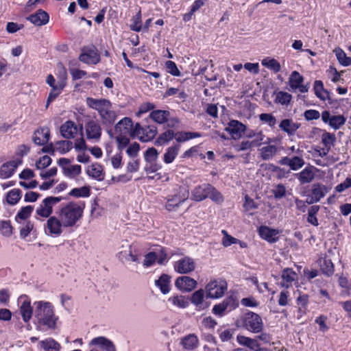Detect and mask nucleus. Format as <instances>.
<instances>
[{"label": "nucleus", "mask_w": 351, "mask_h": 351, "mask_svg": "<svg viewBox=\"0 0 351 351\" xmlns=\"http://www.w3.org/2000/svg\"><path fill=\"white\" fill-rule=\"evenodd\" d=\"M34 316L36 329L40 332L55 330L58 317L55 313L53 304L47 301H36L34 303Z\"/></svg>", "instance_id": "1"}, {"label": "nucleus", "mask_w": 351, "mask_h": 351, "mask_svg": "<svg viewBox=\"0 0 351 351\" xmlns=\"http://www.w3.org/2000/svg\"><path fill=\"white\" fill-rule=\"evenodd\" d=\"M86 103L89 108L98 112L104 126L110 127L117 120V113L112 109V103L108 99L87 97Z\"/></svg>", "instance_id": "2"}, {"label": "nucleus", "mask_w": 351, "mask_h": 351, "mask_svg": "<svg viewBox=\"0 0 351 351\" xmlns=\"http://www.w3.org/2000/svg\"><path fill=\"white\" fill-rule=\"evenodd\" d=\"M84 209V204L71 202L60 207L58 216L62 221L64 227H73L82 217Z\"/></svg>", "instance_id": "3"}, {"label": "nucleus", "mask_w": 351, "mask_h": 351, "mask_svg": "<svg viewBox=\"0 0 351 351\" xmlns=\"http://www.w3.org/2000/svg\"><path fill=\"white\" fill-rule=\"evenodd\" d=\"M227 290L226 281L221 278L210 280L205 287L206 296L210 299L222 298Z\"/></svg>", "instance_id": "4"}, {"label": "nucleus", "mask_w": 351, "mask_h": 351, "mask_svg": "<svg viewBox=\"0 0 351 351\" xmlns=\"http://www.w3.org/2000/svg\"><path fill=\"white\" fill-rule=\"evenodd\" d=\"M242 326L247 330L258 333L263 328V322L261 317L253 312H247L241 319Z\"/></svg>", "instance_id": "5"}, {"label": "nucleus", "mask_w": 351, "mask_h": 351, "mask_svg": "<svg viewBox=\"0 0 351 351\" xmlns=\"http://www.w3.org/2000/svg\"><path fill=\"white\" fill-rule=\"evenodd\" d=\"M61 197H47L45 198L36 210V216L49 218L51 217L53 207L62 200Z\"/></svg>", "instance_id": "6"}, {"label": "nucleus", "mask_w": 351, "mask_h": 351, "mask_svg": "<svg viewBox=\"0 0 351 351\" xmlns=\"http://www.w3.org/2000/svg\"><path fill=\"white\" fill-rule=\"evenodd\" d=\"M64 228L65 227L61 219L56 216L49 217L44 226L45 233L53 237L60 236Z\"/></svg>", "instance_id": "7"}, {"label": "nucleus", "mask_w": 351, "mask_h": 351, "mask_svg": "<svg viewBox=\"0 0 351 351\" xmlns=\"http://www.w3.org/2000/svg\"><path fill=\"white\" fill-rule=\"evenodd\" d=\"M134 138H138L142 142H148L156 136L157 130L155 126L142 127L140 123H136L134 125Z\"/></svg>", "instance_id": "8"}, {"label": "nucleus", "mask_w": 351, "mask_h": 351, "mask_svg": "<svg viewBox=\"0 0 351 351\" xmlns=\"http://www.w3.org/2000/svg\"><path fill=\"white\" fill-rule=\"evenodd\" d=\"M85 132L88 140L98 142L101 136V127L100 123L95 120H88L85 124Z\"/></svg>", "instance_id": "9"}, {"label": "nucleus", "mask_w": 351, "mask_h": 351, "mask_svg": "<svg viewBox=\"0 0 351 351\" xmlns=\"http://www.w3.org/2000/svg\"><path fill=\"white\" fill-rule=\"evenodd\" d=\"M79 60L87 64H97L100 62V55L97 49L91 46L82 49Z\"/></svg>", "instance_id": "10"}, {"label": "nucleus", "mask_w": 351, "mask_h": 351, "mask_svg": "<svg viewBox=\"0 0 351 351\" xmlns=\"http://www.w3.org/2000/svg\"><path fill=\"white\" fill-rule=\"evenodd\" d=\"M116 135H125L134 138V126L132 119L129 117H124L121 119L114 127Z\"/></svg>", "instance_id": "11"}, {"label": "nucleus", "mask_w": 351, "mask_h": 351, "mask_svg": "<svg viewBox=\"0 0 351 351\" xmlns=\"http://www.w3.org/2000/svg\"><path fill=\"white\" fill-rule=\"evenodd\" d=\"M238 306L237 300L230 296L225 298L222 302L214 305L212 312L214 315L222 317L226 311H232Z\"/></svg>", "instance_id": "12"}, {"label": "nucleus", "mask_w": 351, "mask_h": 351, "mask_svg": "<svg viewBox=\"0 0 351 351\" xmlns=\"http://www.w3.org/2000/svg\"><path fill=\"white\" fill-rule=\"evenodd\" d=\"M20 305L19 311L25 323H28L32 317L34 307L31 306V302L26 295H21L18 300Z\"/></svg>", "instance_id": "13"}, {"label": "nucleus", "mask_w": 351, "mask_h": 351, "mask_svg": "<svg viewBox=\"0 0 351 351\" xmlns=\"http://www.w3.org/2000/svg\"><path fill=\"white\" fill-rule=\"evenodd\" d=\"M304 77L299 72L294 71L289 77V84L293 90H298L299 92L304 93L309 89V84H303Z\"/></svg>", "instance_id": "14"}, {"label": "nucleus", "mask_w": 351, "mask_h": 351, "mask_svg": "<svg viewBox=\"0 0 351 351\" xmlns=\"http://www.w3.org/2000/svg\"><path fill=\"white\" fill-rule=\"evenodd\" d=\"M322 120L324 123H328L330 128L337 130L343 125L346 121V118L343 115H330L328 110H324L321 114Z\"/></svg>", "instance_id": "15"}, {"label": "nucleus", "mask_w": 351, "mask_h": 351, "mask_svg": "<svg viewBox=\"0 0 351 351\" xmlns=\"http://www.w3.org/2000/svg\"><path fill=\"white\" fill-rule=\"evenodd\" d=\"M278 163L281 165L287 166L291 170L295 171L304 166L305 161L303 155H295L292 157H282Z\"/></svg>", "instance_id": "16"}, {"label": "nucleus", "mask_w": 351, "mask_h": 351, "mask_svg": "<svg viewBox=\"0 0 351 351\" xmlns=\"http://www.w3.org/2000/svg\"><path fill=\"white\" fill-rule=\"evenodd\" d=\"M225 130L228 132L234 140L239 139L246 130V125L237 120L228 122Z\"/></svg>", "instance_id": "17"}, {"label": "nucleus", "mask_w": 351, "mask_h": 351, "mask_svg": "<svg viewBox=\"0 0 351 351\" xmlns=\"http://www.w3.org/2000/svg\"><path fill=\"white\" fill-rule=\"evenodd\" d=\"M318 169L313 166L308 165L300 172L295 173V178L298 179L300 184L311 183L315 178V173Z\"/></svg>", "instance_id": "18"}, {"label": "nucleus", "mask_w": 351, "mask_h": 351, "mask_svg": "<svg viewBox=\"0 0 351 351\" xmlns=\"http://www.w3.org/2000/svg\"><path fill=\"white\" fill-rule=\"evenodd\" d=\"M194 260L189 256H184L174 263V269L179 274H188L195 269Z\"/></svg>", "instance_id": "19"}, {"label": "nucleus", "mask_w": 351, "mask_h": 351, "mask_svg": "<svg viewBox=\"0 0 351 351\" xmlns=\"http://www.w3.org/2000/svg\"><path fill=\"white\" fill-rule=\"evenodd\" d=\"M22 164L21 158H16L1 165L0 168V177L2 179L10 178L15 172L16 168Z\"/></svg>", "instance_id": "20"}, {"label": "nucleus", "mask_w": 351, "mask_h": 351, "mask_svg": "<svg viewBox=\"0 0 351 351\" xmlns=\"http://www.w3.org/2000/svg\"><path fill=\"white\" fill-rule=\"evenodd\" d=\"M210 190H213V186L210 184L198 185L192 191V199L196 202L202 201L208 197Z\"/></svg>", "instance_id": "21"}, {"label": "nucleus", "mask_w": 351, "mask_h": 351, "mask_svg": "<svg viewBox=\"0 0 351 351\" xmlns=\"http://www.w3.org/2000/svg\"><path fill=\"white\" fill-rule=\"evenodd\" d=\"M175 285L180 290L189 292L196 287L197 282L189 276H184L176 279Z\"/></svg>", "instance_id": "22"}, {"label": "nucleus", "mask_w": 351, "mask_h": 351, "mask_svg": "<svg viewBox=\"0 0 351 351\" xmlns=\"http://www.w3.org/2000/svg\"><path fill=\"white\" fill-rule=\"evenodd\" d=\"M258 234L263 239L274 243L278 240L279 230L262 226L258 229Z\"/></svg>", "instance_id": "23"}, {"label": "nucleus", "mask_w": 351, "mask_h": 351, "mask_svg": "<svg viewBox=\"0 0 351 351\" xmlns=\"http://www.w3.org/2000/svg\"><path fill=\"white\" fill-rule=\"evenodd\" d=\"M281 278L280 286L288 289L292 287L293 282L298 281V274L293 269L285 268L282 271Z\"/></svg>", "instance_id": "24"}, {"label": "nucleus", "mask_w": 351, "mask_h": 351, "mask_svg": "<svg viewBox=\"0 0 351 351\" xmlns=\"http://www.w3.org/2000/svg\"><path fill=\"white\" fill-rule=\"evenodd\" d=\"M89 345L98 346L104 351H116V348L113 342L103 336L93 338L90 341Z\"/></svg>", "instance_id": "25"}, {"label": "nucleus", "mask_w": 351, "mask_h": 351, "mask_svg": "<svg viewBox=\"0 0 351 351\" xmlns=\"http://www.w3.org/2000/svg\"><path fill=\"white\" fill-rule=\"evenodd\" d=\"M266 145L260 149L261 157L264 160L272 159L282 149L280 146L275 144Z\"/></svg>", "instance_id": "26"}, {"label": "nucleus", "mask_w": 351, "mask_h": 351, "mask_svg": "<svg viewBox=\"0 0 351 351\" xmlns=\"http://www.w3.org/2000/svg\"><path fill=\"white\" fill-rule=\"evenodd\" d=\"M60 131L64 138H73L77 133V127L73 121H66L60 126Z\"/></svg>", "instance_id": "27"}, {"label": "nucleus", "mask_w": 351, "mask_h": 351, "mask_svg": "<svg viewBox=\"0 0 351 351\" xmlns=\"http://www.w3.org/2000/svg\"><path fill=\"white\" fill-rule=\"evenodd\" d=\"M27 19L36 26H41L49 22V16L45 11L39 10L28 16Z\"/></svg>", "instance_id": "28"}, {"label": "nucleus", "mask_w": 351, "mask_h": 351, "mask_svg": "<svg viewBox=\"0 0 351 351\" xmlns=\"http://www.w3.org/2000/svg\"><path fill=\"white\" fill-rule=\"evenodd\" d=\"M300 125V123L294 122L291 119H285L280 123L279 128L282 131L286 132L288 136H292L295 134Z\"/></svg>", "instance_id": "29"}, {"label": "nucleus", "mask_w": 351, "mask_h": 351, "mask_svg": "<svg viewBox=\"0 0 351 351\" xmlns=\"http://www.w3.org/2000/svg\"><path fill=\"white\" fill-rule=\"evenodd\" d=\"M50 137V131L48 128H41L35 131L33 136V141L38 145H45L48 142Z\"/></svg>", "instance_id": "30"}, {"label": "nucleus", "mask_w": 351, "mask_h": 351, "mask_svg": "<svg viewBox=\"0 0 351 351\" xmlns=\"http://www.w3.org/2000/svg\"><path fill=\"white\" fill-rule=\"evenodd\" d=\"M189 190L184 186H178L175 193L168 199L177 203L179 206L189 198Z\"/></svg>", "instance_id": "31"}, {"label": "nucleus", "mask_w": 351, "mask_h": 351, "mask_svg": "<svg viewBox=\"0 0 351 351\" xmlns=\"http://www.w3.org/2000/svg\"><path fill=\"white\" fill-rule=\"evenodd\" d=\"M170 116L171 113L169 111L163 110H155L149 114V117L159 124L167 122Z\"/></svg>", "instance_id": "32"}, {"label": "nucleus", "mask_w": 351, "mask_h": 351, "mask_svg": "<svg viewBox=\"0 0 351 351\" xmlns=\"http://www.w3.org/2000/svg\"><path fill=\"white\" fill-rule=\"evenodd\" d=\"M180 151L179 145H173L169 147L163 155V162L165 164L172 163L178 155Z\"/></svg>", "instance_id": "33"}, {"label": "nucleus", "mask_w": 351, "mask_h": 351, "mask_svg": "<svg viewBox=\"0 0 351 351\" xmlns=\"http://www.w3.org/2000/svg\"><path fill=\"white\" fill-rule=\"evenodd\" d=\"M86 173L89 176L99 181H101L104 179L102 167L97 163L93 164L91 166L88 167Z\"/></svg>", "instance_id": "34"}, {"label": "nucleus", "mask_w": 351, "mask_h": 351, "mask_svg": "<svg viewBox=\"0 0 351 351\" xmlns=\"http://www.w3.org/2000/svg\"><path fill=\"white\" fill-rule=\"evenodd\" d=\"M39 345L45 351H60V344L52 338H47L40 341Z\"/></svg>", "instance_id": "35"}, {"label": "nucleus", "mask_w": 351, "mask_h": 351, "mask_svg": "<svg viewBox=\"0 0 351 351\" xmlns=\"http://www.w3.org/2000/svg\"><path fill=\"white\" fill-rule=\"evenodd\" d=\"M319 265L322 273L327 276H331L334 273V265L330 259L321 258L319 260Z\"/></svg>", "instance_id": "36"}, {"label": "nucleus", "mask_w": 351, "mask_h": 351, "mask_svg": "<svg viewBox=\"0 0 351 351\" xmlns=\"http://www.w3.org/2000/svg\"><path fill=\"white\" fill-rule=\"evenodd\" d=\"M313 89L315 95L320 99L325 101L329 98V93L324 88V84L321 80H316L314 83Z\"/></svg>", "instance_id": "37"}, {"label": "nucleus", "mask_w": 351, "mask_h": 351, "mask_svg": "<svg viewBox=\"0 0 351 351\" xmlns=\"http://www.w3.org/2000/svg\"><path fill=\"white\" fill-rule=\"evenodd\" d=\"M181 343L186 350H193L197 347L198 338L195 335H189L182 338Z\"/></svg>", "instance_id": "38"}, {"label": "nucleus", "mask_w": 351, "mask_h": 351, "mask_svg": "<svg viewBox=\"0 0 351 351\" xmlns=\"http://www.w3.org/2000/svg\"><path fill=\"white\" fill-rule=\"evenodd\" d=\"M276 141L275 138L266 137L262 131H258L254 139L252 141L254 147H258L261 145L270 144Z\"/></svg>", "instance_id": "39"}, {"label": "nucleus", "mask_w": 351, "mask_h": 351, "mask_svg": "<svg viewBox=\"0 0 351 351\" xmlns=\"http://www.w3.org/2000/svg\"><path fill=\"white\" fill-rule=\"evenodd\" d=\"M169 283L170 278L167 274H162L158 280L155 281L156 285L160 288L163 294H167L169 292Z\"/></svg>", "instance_id": "40"}, {"label": "nucleus", "mask_w": 351, "mask_h": 351, "mask_svg": "<svg viewBox=\"0 0 351 351\" xmlns=\"http://www.w3.org/2000/svg\"><path fill=\"white\" fill-rule=\"evenodd\" d=\"M204 293H206L203 289H199L195 291L191 298V302L193 304H194L199 309H203L204 307Z\"/></svg>", "instance_id": "41"}, {"label": "nucleus", "mask_w": 351, "mask_h": 351, "mask_svg": "<svg viewBox=\"0 0 351 351\" xmlns=\"http://www.w3.org/2000/svg\"><path fill=\"white\" fill-rule=\"evenodd\" d=\"M202 134L199 132H179L176 133L175 138L177 142L182 143L192 138L202 137Z\"/></svg>", "instance_id": "42"}, {"label": "nucleus", "mask_w": 351, "mask_h": 351, "mask_svg": "<svg viewBox=\"0 0 351 351\" xmlns=\"http://www.w3.org/2000/svg\"><path fill=\"white\" fill-rule=\"evenodd\" d=\"M65 86L66 80L64 78H63L59 81V85L56 88L51 89L47 101V107L51 101H53L57 97L60 95Z\"/></svg>", "instance_id": "43"}, {"label": "nucleus", "mask_w": 351, "mask_h": 351, "mask_svg": "<svg viewBox=\"0 0 351 351\" xmlns=\"http://www.w3.org/2000/svg\"><path fill=\"white\" fill-rule=\"evenodd\" d=\"M275 94L276 97L274 99V103L280 104L282 106H288L292 99L291 95L287 92L279 91Z\"/></svg>", "instance_id": "44"}, {"label": "nucleus", "mask_w": 351, "mask_h": 351, "mask_svg": "<svg viewBox=\"0 0 351 351\" xmlns=\"http://www.w3.org/2000/svg\"><path fill=\"white\" fill-rule=\"evenodd\" d=\"M237 339L240 345L245 346L252 350H254L258 346L256 339H251L243 335H238Z\"/></svg>", "instance_id": "45"}, {"label": "nucleus", "mask_w": 351, "mask_h": 351, "mask_svg": "<svg viewBox=\"0 0 351 351\" xmlns=\"http://www.w3.org/2000/svg\"><path fill=\"white\" fill-rule=\"evenodd\" d=\"M22 193L19 189L10 191L6 195V201L9 204H16L21 198Z\"/></svg>", "instance_id": "46"}, {"label": "nucleus", "mask_w": 351, "mask_h": 351, "mask_svg": "<svg viewBox=\"0 0 351 351\" xmlns=\"http://www.w3.org/2000/svg\"><path fill=\"white\" fill-rule=\"evenodd\" d=\"M261 63L264 66L273 71L274 73H278L281 69L280 64L274 58H265L262 60Z\"/></svg>", "instance_id": "47"}, {"label": "nucleus", "mask_w": 351, "mask_h": 351, "mask_svg": "<svg viewBox=\"0 0 351 351\" xmlns=\"http://www.w3.org/2000/svg\"><path fill=\"white\" fill-rule=\"evenodd\" d=\"M73 148V143L70 141H60L55 145L56 151L61 154L69 152Z\"/></svg>", "instance_id": "48"}, {"label": "nucleus", "mask_w": 351, "mask_h": 351, "mask_svg": "<svg viewBox=\"0 0 351 351\" xmlns=\"http://www.w3.org/2000/svg\"><path fill=\"white\" fill-rule=\"evenodd\" d=\"M132 23L130 25L131 30L139 32L143 29L142 25V16L141 12L139 10L135 16H134L131 20Z\"/></svg>", "instance_id": "49"}, {"label": "nucleus", "mask_w": 351, "mask_h": 351, "mask_svg": "<svg viewBox=\"0 0 351 351\" xmlns=\"http://www.w3.org/2000/svg\"><path fill=\"white\" fill-rule=\"evenodd\" d=\"M334 51L335 53L337 59L341 65L344 66L351 65V58L348 57L346 53L341 49L337 48Z\"/></svg>", "instance_id": "50"}, {"label": "nucleus", "mask_w": 351, "mask_h": 351, "mask_svg": "<svg viewBox=\"0 0 351 351\" xmlns=\"http://www.w3.org/2000/svg\"><path fill=\"white\" fill-rule=\"evenodd\" d=\"M326 193V188L321 184H316L313 186L312 194L318 202L323 198Z\"/></svg>", "instance_id": "51"}, {"label": "nucleus", "mask_w": 351, "mask_h": 351, "mask_svg": "<svg viewBox=\"0 0 351 351\" xmlns=\"http://www.w3.org/2000/svg\"><path fill=\"white\" fill-rule=\"evenodd\" d=\"M69 195L75 197H87L90 195V189L88 186L73 189Z\"/></svg>", "instance_id": "52"}, {"label": "nucleus", "mask_w": 351, "mask_h": 351, "mask_svg": "<svg viewBox=\"0 0 351 351\" xmlns=\"http://www.w3.org/2000/svg\"><path fill=\"white\" fill-rule=\"evenodd\" d=\"M175 136L176 133H174L173 130H167L159 136L157 139V143L159 145L166 144L175 138Z\"/></svg>", "instance_id": "53"}, {"label": "nucleus", "mask_w": 351, "mask_h": 351, "mask_svg": "<svg viewBox=\"0 0 351 351\" xmlns=\"http://www.w3.org/2000/svg\"><path fill=\"white\" fill-rule=\"evenodd\" d=\"M33 211L32 206H26L23 207L17 213L15 217V219L16 221H19V219L25 220L27 219Z\"/></svg>", "instance_id": "54"}, {"label": "nucleus", "mask_w": 351, "mask_h": 351, "mask_svg": "<svg viewBox=\"0 0 351 351\" xmlns=\"http://www.w3.org/2000/svg\"><path fill=\"white\" fill-rule=\"evenodd\" d=\"M158 152L154 147L148 148L144 154V159L146 162H156Z\"/></svg>", "instance_id": "55"}, {"label": "nucleus", "mask_w": 351, "mask_h": 351, "mask_svg": "<svg viewBox=\"0 0 351 351\" xmlns=\"http://www.w3.org/2000/svg\"><path fill=\"white\" fill-rule=\"evenodd\" d=\"M259 119L264 123L267 124L269 127L274 128L276 123V117L269 113H262L259 115Z\"/></svg>", "instance_id": "56"}, {"label": "nucleus", "mask_w": 351, "mask_h": 351, "mask_svg": "<svg viewBox=\"0 0 351 351\" xmlns=\"http://www.w3.org/2000/svg\"><path fill=\"white\" fill-rule=\"evenodd\" d=\"M0 233L6 237H9L12 234V226L10 221H0Z\"/></svg>", "instance_id": "57"}, {"label": "nucleus", "mask_w": 351, "mask_h": 351, "mask_svg": "<svg viewBox=\"0 0 351 351\" xmlns=\"http://www.w3.org/2000/svg\"><path fill=\"white\" fill-rule=\"evenodd\" d=\"M169 301L172 303L173 305L180 308H186L188 306V302L184 296H173L169 298Z\"/></svg>", "instance_id": "58"}, {"label": "nucleus", "mask_w": 351, "mask_h": 351, "mask_svg": "<svg viewBox=\"0 0 351 351\" xmlns=\"http://www.w3.org/2000/svg\"><path fill=\"white\" fill-rule=\"evenodd\" d=\"M308 303V296L307 295H301L297 298V304L299 306L298 313H304Z\"/></svg>", "instance_id": "59"}, {"label": "nucleus", "mask_w": 351, "mask_h": 351, "mask_svg": "<svg viewBox=\"0 0 351 351\" xmlns=\"http://www.w3.org/2000/svg\"><path fill=\"white\" fill-rule=\"evenodd\" d=\"M81 166L78 165H69L65 170L64 171V173L70 178H73L76 176H78L81 173Z\"/></svg>", "instance_id": "60"}, {"label": "nucleus", "mask_w": 351, "mask_h": 351, "mask_svg": "<svg viewBox=\"0 0 351 351\" xmlns=\"http://www.w3.org/2000/svg\"><path fill=\"white\" fill-rule=\"evenodd\" d=\"M130 136L125 135H117L116 140L117 142V147L119 150L122 151L130 143Z\"/></svg>", "instance_id": "61"}, {"label": "nucleus", "mask_w": 351, "mask_h": 351, "mask_svg": "<svg viewBox=\"0 0 351 351\" xmlns=\"http://www.w3.org/2000/svg\"><path fill=\"white\" fill-rule=\"evenodd\" d=\"M221 233L223 234V238L222 239V245L224 247H228L232 244L237 243V242H239V239L228 234L226 230H223L221 231Z\"/></svg>", "instance_id": "62"}, {"label": "nucleus", "mask_w": 351, "mask_h": 351, "mask_svg": "<svg viewBox=\"0 0 351 351\" xmlns=\"http://www.w3.org/2000/svg\"><path fill=\"white\" fill-rule=\"evenodd\" d=\"M335 139V134L329 132H326L322 135V142L326 147H330L333 144Z\"/></svg>", "instance_id": "63"}, {"label": "nucleus", "mask_w": 351, "mask_h": 351, "mask_svg": "<svg viewBox=\"0 0 351 351\" xmlns=\"http://www.w3.org/2000/svg\"><path fill=\"white\" fill-rule=\"evenodd\" d=\"M166 69L168 73H171L173 76H180V71L177 67L176 64L171 61L168 60L165 63Z\"/></svg>", "instance_id": "64"}]
</instances>
